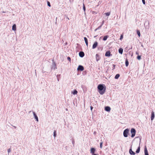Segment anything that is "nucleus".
<instances>
[{
    "label": "nucleus",
    "instance_id": "obj_15",
    "mask_svg": "<svg viewBox=\"0 0 155 155\" xmlns=\"http://www.w3.org/2000/svg\"><path fill=\"white\" fill-rule=\"evenodd\" d=\"M96 58L97 61H98L100 60V56L98 54H96Z\"/></svg>",
    "mask_w": 155,
    "mask_h": 155
},
{
    "label": "nucleus",
    "instance_id": "obj_33",
    "mask_svg": "<svg viewBox=\"0 0 155 155\" xmlns=\"http://www.w3.org/2000/svg\"><path fill=\"white\" fill-rule=\"evenodd\" d=\"M34 115L35 116V119H36V117H38L37 115L35 114V113L34 112L33 113Z\"/></svg>",
    "mask_w": 155,
    "mask_h": 155
},
{
    "label": "nucleus",
    "instance_id": "obj_42",
    "mask_svg": "<svg viewBox=\"0 0 155 155\" xmlns=\"http://www.w3.org/2000/svg\"><path fill=\"white\" fill-rule=\"evenodd\" d=\"M104 21H103L102 22V24L101 25H102L104 24Z\"/></svg>",
    "mask_w": 155,
    "mask_h": 155
},
{
    "label": "nucleus",
    "instance_id": "obj_18",
    "mask_svg": "<svg viewBox=\"0 0 155 155\" xmlns=\"http://www.w3.org/2000/svg\"><path fill=\"white\" fill-rule=\"evenodd\" d=\"M120 76V74H117L115 75V77H114V78H115V79H118V78Z\"/></svg>",
    "mask_w": 155,
    "mask_h": 155
},
{
    "label": "nucleus",
    "instance_id": "obj_10",
    "mask_svg": "<svg viewBox=\"0 0 155 155\" xmlns=\"http://www.w3.org/2000/svg\"><path fill=\"white\" fill-rule=\"evenodd\" d=\"M98 45V43L97 41H95L94 44H93V46H92V48L93 49H94Z\"/></svg>",
    "mask_w": 155,
    "mask_h": 155
},
{
    "label": "nucleus",
    "instance_id": "obj_35",
    "mask_svg": "<svg viewBox=\"0 0 155 155\" xmlns=\"http://www.w3.org/2000/svg\"><path fill=\"white\" fill-rule=\"evenodd\" d=\"M102 25H100V26H99V27H98L97 28V29H100L101 28V27H102Z\"/></svg>",
    "mask_w": 155,
    "mask_h": 155
},
{
    "label": "nucleus",
    "instance_id": "obj_38",
    "mask_svg": "<svg viewBox=\"0 0 155 155\" xmlns=\"http://www.w3.org/2000/svg\"><path fill=\"white\" fill-rule=\"evenodd\" d=\"M11 151V150L10 148L8 150V153L10 152Z\"/></svg>",
    "mask_w": 155,
    "mask_h": 155
},
{
    "label": "nucleus",
    "instance_id": "obj_16",
    "mask_svg": "<svg viewBox=\"0 0 155 155\" xmlns=\"http://www.w3.org/2000/svg\"><path fill=\"white\" fill-rule=\"evenodd\" d=\"M118 51H119V52L120 54H122L123 52V49L121 48H120L119 49Z\"/></svg>",
    "mask_w": 155,
    "mask_h": 155
},
{
    "label": "nucleus",
    "instance_id": "obj_48",
    "mask_svg": "<svg viewBox=\"0 0 155 155\" xmlns=\"http://www.w3.org/2000/svg\"><path fill=\"white\" fill-rule=\"evenodd\" d=\"M98 155V154H96V155Z\"/></svg>",
    "mask_w": 155,
    "mask_h": 155
},
{
    "label": "nucleus",
    "instance_id": "obj_8",
    "mask_svg": "<svg viewBox=\"0 0 155 155\" xmlns=\"http://www.w3.org/2000/svg\"><path fill=\"white\" fill-rule=\"evenodd\" d=\"M79 56L81 58L83 57L84 55V54L83 51H80L79 53Z\"/></svg>",
    "mask_w": 155,
    "mask_h": 155
},
{
    "label": "nucleus",
    "instance_id": "obj_6",
    "mask_svg": "<svg viewBox=\"0 0 155 155\" xmlns=\"http://www.w3.org/2000/svg\"><path fill=\"white\" fill-rule=\"evenodd\" d=\"M84 70V67L81 65H79L78 66V67L77 68V70L78 71H83Z\"/></svg>",
    "mask_w": 155,
    "mask_h": 155
},
{
    "label": "nucleus",
    "instance_id": "obj_44",
    "mask_svg": "<svg viewBox=\"0 0 155 155\" xmlns=\"http://www.w3.org/2000/svg\"><path fill=\"white\" fill-rule=\"evenodd\" d=\"M136 54H138L137 52H136Z\"/></svg>",
    "mask_w": 155,
    "mask_h": 155
},
{
    "label": "nucleus",
    "instance_id": "obj_25",
    "mask_svg": "<svg viewBox=\"0 0 155 155\" xmlns=\"http://www.w3.org/2000/svg\"><path fill=\"white\" fill-rule=\"evenodd\" d=\"M78 91L76 90H74L73 92L74 95H75L77 94Z\"/></svg>",
    "mask_w": 155,
    "mask_h": 155
},
{
    "label": "nucleus",
    "instance_id": "obj_28",
    "mask_svg": "<svg viewBox=\"0 0 155 155\" xmlns=\"http://www.w3.org/2000/svg\"><path fill=\"white\" fill-rule=\"evenodd\" d=\"M54 137H55L56 136V130H54Z\"/></svg>",
    "mask_w": 155,
    "mask_h": 155
},
{
    "label": "nucleus",
    "instance_id": "obj_49",
    "mask_svg": "<svg viewBox=\"0 0 155 155\" xmlns=\"http://www.w3.org/2000/svg\"><path fill=\"white\" fill-rule=\"evenodd\" d=\"M68 20H69V18H68Z\"/></svg>",
    "mask_w": 155,
    "mask_h": 155
},
{
    "label": "nucleus",
    "instance_id": "obj_12",
    "mask_svg": "<svg viewBox=\"0 0 155 155\" xmlns=\"http://www.w3.org/2000/svg\"><path fill=\"white\" fill-rule=\"evenodd\" d=\"M144 153L145 155H149L148 151L147 148V147L146 146L145 147L144 149Z\"/></svg>",
    "mask_w": 155,
    "mask_h": 155
},
{
    "label": "nucleus",
    "instance_id": "obj_32",
    "mask_svg": "<svg viewBox=\"0 0 155 155\" xmlns=\"http://www.w3.org/2000/svg\"><path fill=\"white\" fill-rule=\"evenodd\" d=\"M84 41H85V42H86L87 41H88L87 39V38L86 37H84Z\"/></svg>",
    "mask_w": 155,
    "mask_h": 155
},
{
    "label": "nucleus",
    "instance_id": "obj_11",
    "mask_svg": "<svg viewBox=\"0 0 155 155\" xmlns=\"http://www.w3.org/2000/svg\"><path fill=\"white\" fill-rule=\"evenodd\" d=\"M112 54H110V52L109 51H107L105 54V56L106 57H109Z\"/></svg>",
    "mask_w": 155,
    "mask_h": 155
},
{
    "label": "nucleus",
    "instance_id": "obj_41",
    "mask_svg": "<svg viewBox=\"0 0 155 155\" xmlns=\"http://www.w3.org/2000/svg\"><path fill=\"white\" fill-rule=\"evenodd\" d=\"M36 121H38V117H36V119H35Z\"/></svg>",
    "mask_w": 155,
    "mask_h": 155
},
{
    "label": "nucleus",
    "instance_id": "obj_2",
    "mask_svg": "<svg viewBox=\"0 0 155 155\" xmlns=\"http://www.w3.org/2000/svg\"><path fill=\"white\" fill-rule=\"evenodd\" d=\"M129 130L128 129H126L123 132L124 136L125 137H128V135L129 134Z\"/></svg>",
    "mask_w": 155,
    "mask_h": 155
},
{
    "label": "nucleus",
    "instance_id": "obj_3",
    "mask_svg": "<svg viewBox=\"0 0 155 155\" xmlns=\"http://www.w3.org/2000/svg\"><path fill=\"white\" fill-rule=\"evenodd\" d=\"M130 132L131 134V137L133 138L135 135L136 132V130L134 128H132Z\"/></svg>",
    "mask_w": 155,
    "mask_h": 155
},
{
    "label": "nucleus",
    "instance_id": "obj_37",
    "mask_svg": "<svg viewBox=\"0 0 155 155\" xmlns=\"http://www.w3.org/2000/svg\"><path fill=\"white\" fill-rule=\"evenodd\" d=\"M68 60L69 61H71V58L70 57H68L67 58Z\"/></svg>",
    "mask_w": 155,
    "mask_h": 155
},
{
    "label": "nucleus",
    "instance_id": "obj_46",
    "mask_svg": "<svg viewBox=\"0 0 155 155\" xmlns=\"http://www.w3.org/2000/svg\"><path fill=\"white\" fill-rule=\"evenodd\" d=\"M95 133H96V132H94V134H95Z\"/></svg>",
    "mask_w": 155,
    "mask_h": 155
},
{
    "label": "nucleus",
    "instance_id": "obj_47",
    "mask_svg": "<svg viewBox=\"0 0 155 155\" xmlns=\"http://www.w3.org/2000/svg\"><path fill=\"white\" fill-rule=\"evenodd\" d=\"M96 36H95L94 37V38H95V37H96Z\"/></svg>",
    "mask_w": 155,
    "mask_h": 155
},
{
    "label": "nucleus",
    "instance_id": "obj_30",
    "mask_svg": "<svg viewBox=\"0 0 155 155\" xmlns=\"http://www.w3.org/2000/svg\"><path fill=\"white\" fill-rule=\"evenodd\" d=\"M72 142L73 145V146H74V139H72Z\"/></svg>",
    "mask_w": 155,
    "mask_h": 155
},
{
    "label": "nucleus",
    "instance_id": "obj_5",
    "mask_svg": "<svg viewBox=\"0 0 155 155\" xmlns=\"http://www.w3.org/2000/svg\"><path fill=\"white\" fill-rule=\"evenodd\" d=\"M57 68L56 67V64L55 63L53 60V64L52 67L51 68V70L56 69Z\"/></svg>",
    "mask_w": 155,
    "mask_h": 155
},
{
    "label": "nucleus",
    "instance_id": "obj_17",
    "mask_svg": "<svg viewBox=\"0 0 155 155\" xmlns=\"http://www.w3.org/2000/svg\"><path fill=\"white\" fill-rule=\"evenodd\" d=\"M16 25L15 24H14L12 26V29L14 31H16Z\"/></svg>",
    "mask_w": 155,
    "mask_h": 155
},
{
    "label": "nucleus",
    "instance_id": "obj_39",
    "mask_svg": "<svg viewBox=\"0 0 155 155\" xmlns=\"http://www.w3.org/2000/svg\"><path fill=\"white\" fill-rule=\"evenodd\" d=\"M90 108H91V111H92V109H93V107L92 106H91L90 107Z\"/></svg>",
    "mask_w": 155,
    "mask_h": 155
},
{
    "label": "nucleus",
    "instance_id": "obj_24",
    "mask_svg": "<svg viewBox=\"0 0 155 155\" xmlns=\"http://www.w3.org/2000/svg\"><path fill=\"white\" fill-rule=\"evenodd\" d=\"M83 9L84 12H85L86 8L84 3L83 4Z\"/></svg>",
    "mask_w": 155,
    "mask_h": 155
},
{
    "label": "nucleus",
    "instance_id": "obj_45",
    "mask_svg": "<svg viewBox=\"0 0 155 155\" xmlns=\"http://www.w3.org/2000/svg\"><path fill=\"white\" fill-rule=\"evenodd\" d=\"M141 46L142 47H143V45H141Z\"/></svg>",
    "mask_w": 155,
    "mask_h": 155
},
{
    "label": "nucleus",
    "instance_id": "obj_4",
    "mask_svg": "<svg viewBox=\"0 0 155 155\" xmlns=\"http://www.w3.org/2000/svg\"><path fill=\"white\" fill-rule=\"evenodd\" d=\"M95 151L96 150L94 148H91V149L90 153H91L92 155H96L97 154H95Z\"/></svg>",
    "mask_w": 155,
    "mask_h": 155
},
{
    "label": "nucleus",
    "instance_id": "obj_43",
    "mask_svg": "<svg viewBox=\"0 0 155 155\" xmlns=\"http://www.w3.org/2000/svg\"><path fill=\"white\" fill-rule=\"evenodd\" d=\"M97 30H98V29H97V28L95 29L94 30V31H96Z\"/></svg>",
    "mask_w": 155,
    "mask_h": 155
},
{
    "label": "nucleus",
    "instance_id": "obj_26",
    "mask_svg": "<svg viewBox=\"0 0 155 155\" xmlns=\"http://www.w3.org/2000/svg\"><path fill=\"white\" fill-rule=\"evenodd\" d=\"M137 33L138 36L140 37V31H139V30L137 31Z\"/></svg>",
    "mask_w": 155,
    "mask_h": 155
},
{
    "label": "nucleus",
    "instance_id": "obj_20",
    "mask_svg": "<svg viewBox=\"0 0 155 155\" xmlns=\"http://www.w3.org/2000/svg\"><path fill=\"white\" fill-rule=\"evenodd\" d=\"M129 64L128 61L127 59H126L125 61V65L126 67H127Z\"/></svg>",
    "mask_w": 155,
    "mask_h": 155
},
{
    "label": "nucleus",
    "instance_id": "obj_31",
    "mask_svg": "<svg viewBox=\"0 0 155 155\" xmlns=\"http://www.w3.org/2000/svg\"><path fill=\"white\" fill-rule=\"evenodd\" d=\"M47 5H48L49 6V7H51V4H50V2H48V1L47 2Z\"/></svg>",
    "mask_w": 155,
    "mask_h": 155
},
{
    "label": "nucleus",
    "instance_id": "obj_23",
    "mask_svg": "<svg viewBox=\"0 0 155 155\" xmlns=\"http://www.w3.org/2000/svg\"><path fill=\"white\" fill-rule=\"evenodd\" d=\"M137 59L138 60H140L141 59V56L138 55L137 56Z\"/></svg>",
    "mask_w": 155,
    "mask_h": 155
},
{
    "label": "nucleus",
    "instance_id": "obj_27",
    "mask_svg": "<svg viewBox=\"0 0 155 155\" xmlns=\"http://www.w3.org/2000/svg\"><path fill=\"white\" fill-rule=\"evenodd\" d=\"M102 144H103V142H101L100 143V148H102Z\"/></svg>",
    "mask_w": 155,
    "mask_h": 155
},
{
    "label": "nucleus",
    "instance_id": "obj_1",
    "mask_svg": "<svg viewBox=\"0 0 155 155\" xmlns=\"http://www.w3.org/2000/svg\"><path fill=\"white\" fill-rule=\"evenodd\" d=\"M97 88L98 92L100 94L103 95L105 92L106 88L104 84H99L97 86Z\"/></svg>",
    "mask_w": 155,
    "mask_h": 155
},
{
    "label": "nucleus",
    "instance_id": "obj_19",
    "mask_svg": "<svg viewBox=\"0 0 155 155\" xmlns=\"http://www.w3.org/2000/svg\"><path fill=\"white\" fill-rule=\"evenodd\" d=\"M108 37L107 35L105 36L103 38V40L104 41L106 40Z\"/></svg>",
    "mask_w": 155,
    "mask_h": 155
},
{
    "label": "nucleus",
    "instance_id": "obj_7",
    "mask_svg": "<svg viewBox=\"0 0 155 155\" xmlns=\"http://www.w3.org/2000/svg\"><path fill=\"white\" fill-rule=\"evenodd\" d=\"M129 153L131 155H134L135 154V153L132 150L131 146L130 147V149L129 150Z\"/></svg>",
    "mask_w": 155,
    "mask_h": 155
},
{
    "label": "nucleus",
    "instance_id": "obj_9",
    "mask_svg": "<svg viewBox=\"0 0 155 155\" xmlns=\"http://www.w3.org/2000/svg\"><path fill=\"white\" fill-rule=\"evenodd\" d=\"M155 115L154 112L153 111H152L151 112V120H153L154 118Z\"/></svg>",
    "mask_w": 155,
    "mask_h": 155
},
{
    "label": "nucleus",
    "instance_id": "obj_34",
    "mask_svg": "<svg viewBox=\"0 0 155 155\" xmlns=\"http://www.w3.org/2000/svg\"><path fill=\"white\" fill-rule=\"evenodd\" d=\"M123 38V35H121L120 37V39L121 40Z\"/></svg>",
    "mask_w": 155,
    "mask_h": 155
},
{
    "label": "nucleus",
    "instance_id": "obj_22",
    "mask_svg": "<svg viewBox=\"0 0 155 155\" xmlns=\"http://www.w3.org/2000/svg\"><path fill=\"white\" fill-rule=\"evenodd\" d=\"M110 12H107V13H105L104 14L106 16H109L110 15Z\"/></svg>",
    "mask_w": 155,
    "mask_h": 155
},
{
    "label": "nucleus",
    "instance_id": "obj_36",
    "mask_svg": "<svg viewBox=\"0 0 155 155\" xmlns=\"http://www.w3.org/2000/svg\"><path fill=\"white\" fill-rule=\"evenodd\" d=\"M142 1L143 4L144 5H145V0H142Z\"/></svg>",
    "mask_w": 155,
    "mask_h": 155
},
{
    "label": "nucleus",
    "instance_id": "obj_21",
    "mask_svg": "<svg viewBox=\"0 0 155 155\" xmlns=\"http://www.w3.org/2000/svg\"><path fill=\"white\" fill-rule=\"evenodd\" d=\"M61 76L60 74H58L57 75L56 77L57 78L58 81H59V80L60 79V77Z\"/></svg>",
    "mask_w": 155,
    "mask_h": 155
},
{
    "label": "nucleus",
    "instance_id": "obj_40",
    "mask_svg": "<svg viewBox=\"0 0 155 155\" xmlns=\"http://www.w3.org/2000/svg\"><path fill=\"white\" fill-rule=\"evenodd\" d=\"M85 43L87 45V46H88V41H87L86 42H85Z\"/></svg>",
    "mask_w": 155,
    "mask_h": 155
},
{
    "label": "nucleus",
    "instance_id": "obj_29",
    "mask_svg": "<svg viewBox=\"0 0 155 155\" xmlns=\"http://www.w3.org/2000/svg\"><path fill=\"white\" fill-rule=\"evenodd\" d=\"M112 66H113V67L112 68V70H113L115 68L116 65L115 64H113L112 65Z\"/></svg>",
    "mask_w": 155,
    "mask_h": 155
},
{
    "label": "nucleus",
    "instance_id": "obj_14",
    "mask_svg": "<svg viewBox=\"0 0 155 155\" xmlns=\"http://www.w3.org/2000/svg\"><path fill=\"white\" fill-rule=\"evenodd\" d=\"M140 141H141V139H140V143H139V145L140 144ZM140 146L139 145V147H138L137 149V150L136 151V153H139L140 152Z\"/></svg>",
    "mask_w": 155,
    "mask_h": 155
},
{
    "label": "nucleus",
    "instance_id": "obj_13",
    "mask_svg": "<svg viewBox=\"0 0 155 155\" xmlns=\"http://www.w3.org/2000/svg\"><path fill=\"white\" fill-rule=\"evenodd\" d=\"M105 110L107 111H110V108L109 106H106L105 107Z\"/></svg>",
    "mask_w": 155,
    "mask_h": 155
}]
</instances>
